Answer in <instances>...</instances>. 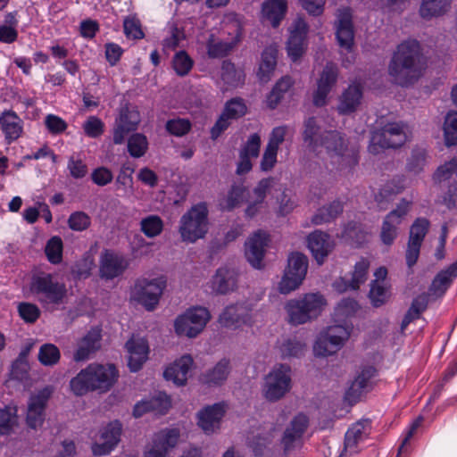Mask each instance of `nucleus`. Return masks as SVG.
<instances>
[{"mask_svg": "<svg viewBox=\"0 0 457 457\" xmlns=\"http://www.w3.org/2000/svg\"><path fill=\"white\" fill-rule=\"evenodd\" d=\"M307 149L317 156L321 154L320 147L325 149L326 156H320L327 170L342 171L358 162V150L349 146L348 141L338 131H326L320 135V127L315 118L305 121L303 133Z\"/></svg>", "mask_w": 457, "mask_h": 457, "instance_id": "obj_1", "label": "nucleus"}, {"mask_svg": "<svg viewBox=\"0 0 457 457\" xmlns=\"http://www.w3.org/2000/svg\"><path fill=\"white\" fill-rule=\"evenodd\" d=\"M359 309L357 302L352 298L342 299L335 307L332 320L335 323L322 330L313 345L316 356H328L338 352L346 343L353 329L348 320Z\"/></svg>", "mask_w": 457, "mask_h": 457, "instance_id": "obj_2", "label": "nucleus"}, {"mask_svg": "<svg viewBox=\"0 0 457 457\" xmlns=\"http://www.w3.org/2000/svg\"><path fill=\"white\" fill-rule=\"evenodd\" d=\"M117 378L118 371L114 365L91 363L71 380L70 386L75 395H83L89 391L109 390Z\"/></svg>", "mask_w": 457, "mask_h": 457, "instance_id": "obj_3", "label": "nucleus"}, {"mask_svg": "<svg viewBox=\"0 0 457 457\" xmlns=\"http://www.w3.org/2000/svg\"><path fill=\"white\" fill-rule=\"evenodd\" d=\"M328 302L320 293H307L287 301L285 310L287 320L292 325H302L318 319Z\"/></svg>", "mask_w": 457, "mask_h": 457, "instance_id": "obj_4", "label": "nucleus"}, {"mask_svg": "<svg viewBox=\"0 0 457 457\" xmlns=\"http://www.w3.org/2000/svg\"><path fill=\"white\" fill-rule=\"evenodd\" d=\"M209 210L204 202L192 205L179 222V233L181 240L195 243L205 237L209 229Z\"/></svg>", "mask_w": 457, "mask_h": 457, "instance_id": "obj_5", "label": "nucleus"}, {"mask_svg": "<svg viewBox=\"0 0 457 457\" xmlns=\"http://www.w3.org/2000/svg\"><path fill=\"white\" fill-rule=\"evenodd\" d=\"M30 291L46 309H52L62 304L67 294L63 283L59 282L54 275L45 272L32 276Z\"/></svg>", "mask_w": 457, "mask_h": 457, "instance_id": "obj_6", "label": "nucleus"}, {"mask_svg": "<svg viewBox=\"0 0 457 457\" xmlns=\"http://www.w3.org/2000/svg\"><path fill=\"white\" fill-rule=\"evenodd\" d=\"M408 128L403 123L390 122L380 130L371 135L369 152L378 154L386 148H395L403 145L408 139Z\"/></svg>", "mask_w": 457, "mask_h": 457, "instance_id": "obj_7", "label": "nucleus"}, {"mask_svg": "<svg viewBox=\"0 0 457 457\" xmlns=\"http://www.w3.org/2000/svg\"><path fill=\"white\" fill-rule=\"evenodd\" d=\"M291 389V369L285 364L275 365L264 378L263 396L270 402L284 397Z\"/></svg>", "mask_w": 457, "mask_h": 457, "instance_id": "obj_8", "label": "nucleus"}, {"mask_svg": "<svg viewBox=\"0 0 457 457\" xmlns=\"http://www.w3.org/2000/svg\"><path fill=\"white\" fill-rule=\"evenodd\" d=\"M210 319L211 314L206 308H189L175 320V332L179 336L195 337L204 330Z\"/></svg>", "mask_w": 457, "mask_h": 457, "instance_id": "obj_9", "label": "nucleus"}, {"mask_svg": "<svg viewBox=\"0 0 457 457\" xmlns=\"http://www.w3.org/2000/svg\"><path fill=\"white\" fill-rule=\"evenodd\" d=\"M308 269L306 256L300 253H292L287 259V266L278 284L281 294H289L303 283Z\"/></svg>", "mask_w": 457, "mask_h": 457, "instance_id": "obj_10", "label": "nucleus"}, {"mask_svg": "<svg viewBox=\"0 0 457 457\" xmlns=\"http://www.w3.org/2000/svg\"><path fill=\"white\" fill-rule=\"evenodd\" d=\"M166 282L164 276L151 280L140 279L135 284L131 297L146 310L152 311L158 304L160 296L166 287Z\"/></svg>", "mask_w": 457, "mask_h": 457, "instance_id": "obj_11", "label": "nucleus"}, {"mask_svg": "<svg viewBox=\"0 0 457 457\" xmlns=\"http://www.w3.org/2000/svg\"><path fill=\"white\" fill-rule=\"evenodd\" d=\"M180 429L177 427L160 429L153 435L144 457H166L168 453L180 442Z\"/></svg>", "mask_w": 457, "mask_h": 457, "instance_id": "obj_12", "label": "nucleus"}, {"mask_svg": "<svg viewBox=\"0 0 457 457\" xmlns=\"http://www.w3.org/2000/svg\"><path fill=\"white\" fill-rule=\"evenodd\" d=\"M122 431L120 421L114 420L103 427L93 437L92 453L96 456L109 454L119 444Z\"/></svg>", "mask_w": 457, "mask_h": 457, "instance_id": "obj_13", "label": "nucleus"}, {"mask_svg": "<svg viewBox=\"0 0 457 457\" xmlns=\"http://www.w3.org/2000/svg\"><path fill=\"white\" fill-rule=\"evenodd\" d=\"M421 59H392L389 73L395 83L408 86L415 81L422 72Z\"/></svg>", "mask_w": 457, "mask_h": 457, "instance_id": "obj_14", "label": "nucleus"}, {"mask_svg": "<svg viewBox=\"0 0 457 457\" xmlns=\"http://www.w3.org/2000/svg\"><path fill=\"white\" fill-rule=\"evenodd\" d=\"M52 395V389L46 386L32 395L28 402L26 424L29 428L38 429L45 420V409Z\"/></svg>", "mask_w": 457, "mask_h": 457, "instance_id": "obj_15", "label": "nucleus"}, {"mask_svg": "<svg viewBox=\"0 0 457 457\" xmlns=\"http://www.w3.org/2000/svg\"><path fill=\"white\" fill-rule=\"evenodd\" d=\"M228 410L224 402L208 405L197 413V425L207 435L213 434L220 428L222 418Z\"/></svg>", "mask_w": 457, "mask_h": 457, "instance_id": "obj_16", "label": "nucleus"}, {"mask_svg": "<svg viewBox=\"0 0 457 457\" xmlns=\"http://www.w3.org/2000/svg\"><path fill=\"white\" fill-rule=\"evenodd\" d=\"M411 202L402 200L396 209L392 211L385 219L380 238L384 245H390L397 237V226L401 224L408 213Z\"/></svg>", "mask_w": 457, "mask_h": 457, "instance_id": "obj_17", "label": "nucleus"}, {"mask_svg": "<svg viewBox=\"0 0 457 457\" xmlns=\"http://www.w3.org/2000/svg\"><path fill=\"white\" fill-rule=\"evenodd\" d=\"M269 242L270 236L263 230H257L246 240L245 254L253 268L261 269L262 267V259Z\"/></svg>", "mask_w": 457, "mask_h": 457, "instance_id": "obj_18", "label": "nucleus"}, {"mask_svg": "<svg viewBox=\"0 0 457 457\" xmlns=\"http://www.w3.org/2000/svg\"><path fill=\"white\" fill-rule=\"evenodd\" d=\"M129 267L128 259L120 253L106 250L102 253L100 257L99 273L104 279H112L117 278Z\"/></svg>", "mask_w": 457, "mask_h": 457, "instance_id": "obj_19", "label": "nucleus"}, {"mask_svg": "<svg viewBox=\"0 0 457 457\" xmlns=\"http://www.w3.org/2000/svg\"><path fill=\"white\" fill-rule=\"evenodd\" d=\"M219 322L223 328L237 330L252 326V315L242 305H228L220 313Z\"/></svg>", "mask_w": 457, "mask_h": 457, "instance_id": "obj_20", "label": "nucleus"}, {"mask_svg": "<svg viewBox=\"0 0 457 457\" xmlns=\"http://www.w3.org/2000/svg\"><path fill=\"white\" fill-rule=\"evenodd\" d=\"M369 267V261L361 259L355 263L350 278L340 277L333 283V288L338 293L357 290L366 281Z\"/></svg>", "mask_w": 457, "mask_h": 457, "instance_id": "obj_21", "label": "nucleus"}, {"mask_svg": "<svg viewBox=\"0 0 457 457\" xmlns=\"http://www.w3.org/2000/svg\"><path fill=\"white\" fill-rule=\"evenodd\" d=\"M139 121L140 114L136 108L122 109L113 129L114 144H122L127 135L137 129Z\"/></svg>", "mask_w": 457, "mask_h": 457, "instance_id": "obj_22", "label": "nucleus"}, {"mask_svg": "<svg viewBox=\"0 0 457 457\" xmlns=\"http://www.w3.org/2000/svg\"><path fill=\"white\" fill-rule=\"evenodd\" d=\"M457 178V157L438 167L434 173L435 182L441 183ZM448 208H457V182L450 186L448 195L444 199Z\"/></svg>", "mask_w": 457, "mask_h": 457, "instance_id": "obj_23", "label": "nucleus"}, {"mask_svg": "<svg viewBox=\"0 0 457 457\" xmlns=\"http://www.w3.org/2000/svg\"><path fill=\"white\" fill-rule=\"evenodd\" d=\"M308 426V418L304 414L296 415L284 432L281 443L284 451L288 453L303 444V435Z\"/></svg>", "mask_w": 457, "mask_h": 457, "instance_id": "obj_24", "label": "nucleus"}, {"mask_svg": "<svg viewBox=\"0 0 457 457\" xmlns=\"http://www.w3.org/2000/svg\"><path fill=\"white\" fill-rule=\"evenodd\" d=\"M287 40V53L290 57H301L306 46L308 26L303 19L296 18L289 29Z\"/></svg>", "mask_w": 457, "mask_h": 457, "instance_id": "obj_25", "label": "nucleus"}, {"mask_svg": "<svg viewBox=\"0 0 457 457\" xmlns=\"http://www.w3.org/2000/svg\"><path fill=\"white\" fill-rule=\"evenodd\" d=\"M337 77V68L332 63L327 64L317 80V89L313 94V104L316 106L326 104L328 95L336 85Z\"/></svg>", "mask_w": 457, "mask_h": 457, "instance_id": "obj_26", "label": "nucleus"}, {"mask_svg": "<svg viewBox=\"0 0 457 457\" xmlns=\"http://www.w3.org/2000/svg\"><path fill=\"white\" fill-rule=\"evenodd\" d=\"M126 349L129 354V368L131 371L136 372L141 369L148 358V343L144 337L132 336L126 343Z\"/></svg>", "mask_w": 457, "mask_h": 457, "instance_id": "obj_27", "label": "nucleus"}, {"mask_svg": "<svg viewBox=\"0 0 457 457\" xmlns=\"http://www.w3.org/2000/svg\"><path fill=\"white\" fill-rule=\"evenodd\" d=\"M193 365L194 360L191 355L184 354L166 367L163 372L164 378L176 386H184Z\"/></svg>", "mask_w": 457, "mask_h": 457, "instance_id": "obj_28", "label": "nucleus"}, {"mask_svg": "<svg viewBox=\"0 0 457 457\" xmlns=\"http://www.w3.org/2000/svg\"><path fill=\"white\" fill-rule=\"evenodd\" d=\"M362 94L363 87L361 81L355 80L349 84L339 97L338 112L349 114L355 112L361 103Z\"/></svg>", "mask_w": 457, "mask_h": 457, "instance_id": "obj_29", "label": "nucleus"}, {"mask_svg": "<svg viewBox=\"0 0 457 457\" xmlns=\"http://www.w3.org/2000/svg\"><path fill=\"white\" fill-rule=\"evenodd\" d=\"M307 246L316 262L322 264L325 258L332 251L334 242L328 234L316 230L308 236Z\"/></svg>", "mask_w": 457, "mask_h": 457, "instance_id": "obj_30", "label": "nucleus"}, {"mask_svg": "<svg viewBox=\"0 0 457 457\" xmlns=\"http://www.w3.org/2000/svg\"><path fill=\"white\" fill-rule=\"evenodd\" d=\"M353 28L350 10H339L337 23V38L339 46L350 51L353 44Z\"/></svg>", "mask_w": 457, "mask_h": 457, "instance_id": "obj_31", "label": "nucleus"}, {"mask_svg": "<svg viewBox=\"0 0 457 457\" xmlns=\"http://www.w3.org/2000/svg\"><path fill=\"white\" fill-rule=\"evenodd\" d=\"M234 36L230 38L223 37H214L212 35L208 39V54L210 57H221L229 54L231 49L238 41L240 32L237 23L231 25Z\"/></svg>", "mask_w": 457, "mask_h": 457, "instance_id": "obj_32", "label": "nucleus"}, {"mask_svg": "<svg viewBox=\"0 0 457 457\" xmlns=\"http://www.w3.org/2000/svg\"><path fill=\"white\" fill-rule=\"evenodd\" d=\"M376 370L373 367L363 368L355 377L346 392V398L351 402H356L362 394L371 388V378L375 376Z\"/></svg>", "mask_w": 457, "mask_h": 457, "instance_id": "obj_33", "label": "nucleus"}, {"mask_svg": "<svg viewBox=\"0 0 457 457\" xmlns=\"http://www.w3.org/2000/svg\"><path fill=\"white\" fill-rule=\"evenodd\" d=\"M0 127L8 144L17 140L23 131L21 119L12 111H4L0 114Z\"/></svg>", "mask_w": 457, "mask_h": 457, "instance_id": "obj_34", "label": "nucleus"}, {"mask_svg": "<svg viewBox=\"0 0 457 457\" xmlns=\"http://www.w3.org/2000/svg\"><path fill=\"white\" fill-rule=\"evenodd\" d=\"M185 42L184 30L178 26H171L168 36L162 41L163 54L170 55L174 52L173 57H188V54L181 49Z\"/></svg>", "mask_w": 457, "mask_h": 457, "instance_id": "obj_35", "label": "nucleus"}, {"mask_svg": "<svg viewBox=\"0 0 457 457\" xmlns=\"http://www.w3.org/2000/svg\"><path fill=\"white\" fill-rule=\"evenodd\" d=\"M101 329L99 328H91L87 335L78 343V348L74 353L76 361H85L90 354L100 347Z\"/></svg>", "mask_w": 457, "mask_h": 457, "instance_id": "obj_36", "label": "nucleus"}, {"mask_svg": "<svg viewBox=\"0 0 457 457\" xmlns=\"http://www.w3.org/2000/svg\"><path fill=\"white\" fill-rule=\"evenodd\" d=\"M369 420H361L353 424L346 432L345 438V452L350 454L358 451V444L362 442L370 432Z\"/></svg>", "mask_w": 457, "mask_h": 457, "instance_id": "obj_37", "label": "nucleus"}, {"mask_svg": "<svg viewBox=\"0 0 457 457\" xmlns=\"http://www.w3.org/2000/svg\"><path fill=\"white\" fill-rule=\"evenodd\" d=\"M237 286V273L234 270L220 268L213 276L211 287L213 292L226 294L234 290Z\"/></svg>", "mask_w": 457, "mask_h": 457, "instance_id": "obj_38", "label": "nucleus"}, {"mask_svg": "<svg viewBox=\"0 0 457 457\" xmlns=\"http://www.w3.org/2000/svg\"><path fill=\"white\" fill-rule=\"evenodd\" d=\"M452 0H422L420 15L425 20L439 17L450 10Z\"/></svg>", "mask_w": 457, "mask_h": 457, "instance_id": "obj_39", "label": "nucleus"}, {"mask_svg": "<svg viewBox=\"0 0 457 457\" xmlns=\"http://www.w3.org/2000/svg\"><path fill=\"white\" fill-rule=\"evenodd\" d=\"M457 277V262L437 274L432 282L430 291L435 295H442Z\"/></svg>", "mask_w": 457, "mask_h": 457, "instance_id": "obj_40", "label": "nucleus"}, {"mask_svg": "<svg viewBox=\"0 0 457 457\" xmlns=\"http://www.w3.org/2000/svg\"><path fill=\"white\" fill-rule=\"evenodd\" d=\"M220 78L227 86L221 87V89L226 91L230 87L241 85L244 82L245 74L243 71L236 69L230 60H225L222 63Z\"/></svg>", "mask_w": 457, "mask_h": 457, "instance_id": "obj_41", "label": "nucleus"}, {"mask_svg": "<svg viewBox=\"0 0 457 457\" xmlns=\"http://www.w3.org/2000/svg\"><path fill=\"white\" fill-rule=\"evenodd\" d=\"M287 9L285 0H270L262 6V17L270 21L273 27H277L284 18Z\"/></svg>", "mask_w": 457, "mask_h": 457, "instance_id": "obj_42", "label": "nucleus"}, {"mask_svg": "<svg viewBox=\"0 0 457 457\" xmlns=\"http://www.w3.org/2000/svg\"><path fill=\"white\" fill-rule=\"evenodd\" d=\"M15 406L0 408V436H8L14 432L19 425V419Z\"/></svg>", "mask_w": 457, "mask_h": 457, "instance_id": "obj_43", "label": "nucleus"}, {"mask_svg": "<svg viewBox=\"0 0 457 457\" xmlns=\"http://www.w3.org/2000/svg\"><path fill=\"white\" fill-rule=\"evenodd\" d=\"M341 237L352 245L361 246L368 242L370 233L357 223L348 224L344 229Z\"/></svg>", "mask_w": 457, "mask_h": 457, "instance_id": "obj_44", "label": "nucleus"}, {"mask_svg": "<svg viewBox=\"0 0 457 457\" xmlns=\"http://www.w3.org/2000/svg\"><path fill=\"white\" fill-rule=\"evenodd\" d=\"M229 371V361L223 359L205 374L204 380L210 385H220L227 379Z\"/></svg>", "mask_w": 457, "mask_h": 457, "instance_id": "obj_45", "label": "nucleus"}, {"mask_svg": "<svg viewBox=\"0 0 457 457\" xmlns=\"http://www.w3.org/2000/svg\"><path fill=\"white\" fill-rule=\"evenodd\" d=\"M280 357L283 359L300 357L305 351V345L295 338H288L278 343V345Z\"/></svg>", "mask_w": 457, "mask_h": 457, "instance_id": "obj_46", "label": "nucleus"}, {"mask_svg": "<svg viewBox=\"0 0 457 457\" xmlns=\"http://www.w3.org/2000/svg\"><path fill=\"white\" fill-rule=\"evenodd\" d=\"M163 220L158 215L151 214L140 221L141 231L150 238L159 236L163 230Z\"/></svg>", "mask_w": 457, "mask_h": 457, "instance_id": "obj_47", "label": "nucleus"}, {"mask_svg": "<svg viewBox=\"0 0 457 457\" xmlns=\"http://www.w3.org/2000/svg\"><path fill=\"white\" fill-rule=\"evenodd\" d=\"M292 85L293 81L290 77L286 76L278 80L268 96L267 104L269 107L275 108Z\"/></svg>", "mask_w": 457, "mask_h": 457, "instance_id": "obj_48", "label": "nucleus"}, {"mask_svg": "<svg viewBox=\"0 0 457 457\" xmlns=\"http://www.w3.org/2000/svg\"><path fill=\"white\" fill-rule=\"evenodd\" d=\"M444 137L445 145H457V112H450L446 114L444 122Z\"/></svg>", "mask_w": 457, "mask_h": 457, "instance_id": "obj_49", "label": "nucleus"}, {"mask_svg": "<svg viewBox=\"0 0 457 457\" xmlns=\"http://www.w3.org/2000/svg\"><path fill=\"white\" fill-rule=\"evenodd\" d=\"M63 244L61 237H52L46 243L45 253L47 260L52 264H59L62 261Z\"/></svg>", "mask_w": 457, "mask_h": 457, "instance_id": "obj_50", "label": "nucleus"}, {"mask_svg": "<svg viewBox=\"0 0 457 457\" xmlns=\"http://www.w3.org/2000/svg\"><path fill=\"white\" fill-rule=\"evenodd\" d=\"M274 184L273 179H265L259 182L258 186L254 188V195L256 198V203L253 204H251L246 209V215L249 217H252L256 212V206L262 202L264 199L267 191L272 187Z\"/></svg>", "mask_w": 457, "mask_h": 457, "instance_id": "obj_51", "label": "nucleus"}, {"mask_svg": "<svg viewBox=\"0 0 457 457\" xmlns=\"http://www.w3.org/2000/svg\"><path fill=\"white\" fill-rule=\"evenodd\" d=\"M399 57H419L424 54L423 47L416 39H407L397 46Z\"/></svg>", "mask_w": 457, "mask_h": 457, "instance_id": "obj_52", "label": "nucleus"}, {"mask_svg": "<svg viewBox=\"0 0 457 457\" xmlns=\"http://www.w3.org/2000/svg\"><path fill=\"white\" fill-rule=\"evenodd\" d=\"M38 360L45 366H52L60 360V351L53 344L43 345L38 353Z\"/></svg>", "mask_w": 457, "mask_h": 457, "instance_id": "obj_53", "label": "nucleus"}, {"mask_svg": "<svg viewBox=\"0 0 457 457\" xmlns=\"http://www.w3.org/2000/svg\"><path fill=\"white\" fill-rule=\"evenodd\" d=\"M148 147L146 137L142 134H134L128 142V150L131 156L138 158L143 156Z\"/></svg>", "mask_w": 457, "mask_h": 457, "instance_id": "obj_54", "label": "nucleus"}, {"mask_svg": "<svg viewBox=\"0 0 457 457\" xmlns=\"http://www.w3.org/2000/svg\"><path fill=\"white\" fill-rule=\"evenodd\" d=\"M343 211V205L339 201L333 202L328 208L319 210V212L313 217L312 221L315 224L328 222Z\"/></svg>", "mask_w": 457, "mask_h": 457, "instance_id": "obj_55", "label": "nucleus"}, {"mask_svg": "<svg viewBox=\"0 0 457 457\" xmlns=\"http://www.w3.org/2000/svg\"><path fill=\"white\" fill-rule=\"evenodd\" d=\"M126 37L129 39H141L145 37L140 21L135 16H129L123 21Z\"/></svg>", "mask_w": 457, "mask_h": 457, "instance_id": "obj_56", "label": "nucleus"}, {"mask_svg": "<svg viewBox=\"0 0 457 457\" xmlns=\"http://www.w3.org/2000/svg\"><path fill=\"white\" fill-rule=\"evenodd\" d=\"M428 225V220L417 219L411 228L409 242L413 241L416 244L421 245L427 234Z\"/></svg>", "mask_w": 457, "mask_h": 457, "instance_id": "obj_57", "label": "nucleus"}, {"mask_svg": "<svg viewBox=\"0 0 457 457\" xmlns=\"http://www.w3.org/2000/svg\"><path fill=\"white\" fill-rule=\"evenodd\" d=\"M246 112V105L243 99L233 98L228 101L224 108L223 113L231 120L237 119Z\"/></svg>", "mask_w": 457, "mask_h": 457, "instance_id": "obj_58", "label": "nucleus"}, {"mask_svg": "<svg viewBox=\"0 0 457 457\" xmlns=\"http://www.w3.org/2000/svg\"><path fill=\"white\" fill-rule=\"evenodd\" d=\"M389 297V291L386 284L371 283L370 298L374 306H379Z\"/></svg>", "mask_w": 457, "mask_h": 457, "instance_id": "obj_59", "label": "nucleus"}, {"mask_svg": "<svg viewBox=\"0 0 457 457\" xmlns=\"http://www.w3.org/2000/svg\"><path fill=\"white\" fill-rule=\"evenodd\" d=\"M104 122L96 116L88 117L83 123L85 134L92 138L98 137L104 132Z\"/></svg>", "mask_w": 457, "mask_h": 457, "instance_id": "obj_60", "label": "nucleus"}, {"mask_svg": "<svg viewBox=\"0 0 457 457\" xmlns=\"http://www.w3.org/2000/svg\"><path fill=\"white\" fill-rule=\"evenodd\" d=\"M245 196V190L242 187H235L228 193V196L220 202L223 210H231L242 202Z\"/></svg>", "mask_w": 457, "mask_h": 457, "instance_id": "obj_61", "label": "nucleus"}, {"mask_svg": "<svg viewBox=\"0 0 457 457\" xmlns=\"http://www.w3.org/2000/svg\"><path fill=\"white\" fill-rule=\"evenodd\" d=\"M148 401L151 403L150 406H152L153 411L156 414L166 413L171 404L170 398L162 392H159Z\"/></svg>", "mask_w": 457, "mask_h": 457, "instance_id": "obj_62", "label": "nucleus"}, {"mask_svg": "<svg viewBox=\"0 0 457 457\" xmlns=\"http://www.w3.org/2000/svg\"><path fill=\"white\" fill-rule=\"evenodd\" d=\"M18 312L21 319L29 323L35 322L40 315L38 307L30 303H21L18 306Z\"/></svg>", "mask_w": 457, "mask_h": 457, "instance_id": "obj_63", "label": "nucleus"}, {"mask_svg": "<svg viewBox=\"0 0 457 457\" xmlns=\"http://www.w3.org/2000/svg\"><path fill=\"white\" fill-rule=\"evenodd\" d=\"M68 223L72 230L82 231L89 227L90 218L83 212H75L71 214Z\"/></svg>", "mask_w": 457, "mask_h": 457, "instance_id": "obj_64", "label": "nucleus"}]
</instances>
